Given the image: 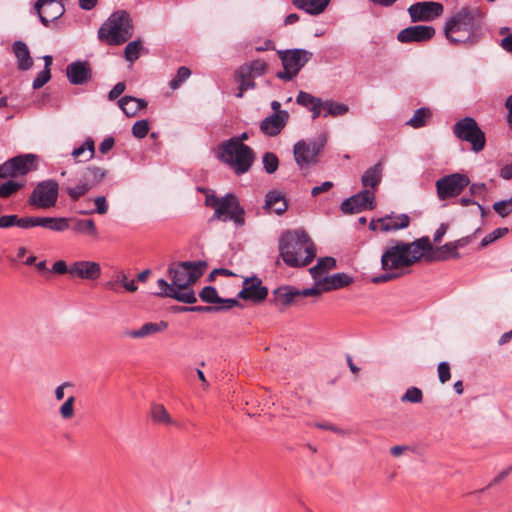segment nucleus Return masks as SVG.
Listing matches in <instances>:
<instances>
[{"label": "nucleus", "instance_id": "nucleus-1", "mask_svg": "<svg viewBox=\"0 0 512 512\" xmlns=\"http://www.w3.org/2000/svg\"><path fill=\"white\" fill-rule=\"evenodd\" d=\"M427 251H432L428 237H422L411 243L396 241L385 249L381 256L383 274L372 279L379 284L397 279L404 275V270L420 260Z\"/></svg>", "mask_w": 512, "mask_h": 512}, {"label": "nucleus", "instance_id": "nucleus-2", "mask_svg": "<svg viewBox=\"0 0 512 512\" xmlns=\"http://www.w3.org/2000/svg\"><path fill=\"white\" fill-rule=\"evenodd\" d=\"M205 269L206 263L202 261L172 264L168 269L172 283L169 284L165 279H159L157 281L159 290L154 294L159 297L173 298L186 304H194L197 298L190 285L203 275Z\"/></svg>", "mask_w": 512, "mask_h": 512}, {"label": "nucleus", "instance_id": "nucleus-3", "mask_svg": "<svg viewBox=\"0 0 512 512\" xmlns=\"http://www.w3.org/2000/svg\"><path fill=\"white\" fill-rule=\"evenodd\" d=\"M483 15L478 8L462 7L445 23L444 34L453 44L472 46L482 36Z\"/></svg>", "mask_w": 512, "mask_h": 512}, {"label": "nucleus", "instance_id": "nucleus-4", "mask_svg": "<svg viewBox=\"0 0 512 512\" xmlns=\"http://www.w3.org/2000/svg\"><path fill=\"white\" fill-rule=\"evenodd\" d=\"M280 255L290 267H304L316 257V248L308 234L303 230L285 233L279 243Z\"/></svg>", "mask_w": 512, "mask_h": 512}, {"label": "nucleus", "instance_id": "nucleus-5", "mask_svg": "<svg viewBox=\"0 0 512 512\" xmlns=\"http://www.w3.org/2000/svg\"><path fill=\"white\" fill-rule=\"evenodd\" d=\"M132 34V20L124 10L113 13L98 30L99 40L111 46H119L127 42Z\"/></svg>", "mask_w": 512, "mask_h": 512}, {"label": "nucleus", "instance_id": "nucleus-6", "mask_svg": "<svg viewBox=\"0 0 512 512\" xmlns=\"http://www.w3.org/2000/svg\"><path fill=\"white\" fill-rule=\"evenodd\" d=\"M218 158L237 175H242L251 168L255 154L252 148L244 143H236L234 140H226L218 147Z\"/></svg>", "mask_w": 512, "mask_h": 512}, {"label": "nucleus", "instance_id": "nucleus-7", "mask_svg": "<svg viewBox=\"0 0 512 512\" xmlns=\"http://www.w3.org/2000/svg\"><path fill=\"white\" fill-rule=\"evenodd\" d=\"M205 204L214 209L211 220H220L223 222L232 221L238 227L244 226L245 210L234 194L228 193L223 197L208 194L205 199Z\"/></svg>", "mask_w": 512, "mask_h": 512}, {"label": "nucleus", "instance_id": "nucleus-8", "mask_svg": "<svg viewBox=\"0 0 512 512\" xmlns=\"http://www.w3.org/2000/svg\"><path fill=\"white\" fill-rule=\"evenodd\" d=\"M278 55L284 70L278 72L276 76L285 81H291L296 77L313 56L312 52L305 49H288L279 51Z\"/></svg>", "mask_w": 512, "mask_h": 512}, {"label": "nucleus", "instance_id": "nucleus-9", "mask_svg": "<svg viewBox=\"0 0 512 512\" xmlns=\"http://www.w3.org/2000/svg\"><path fill=\"white\" fill-rule=\"evenodd\" d=\"M454 135L461 141L471 144L474 152H480L486 144L485 133L481 130L476 120L472 117H464L453 125Z\"/></svg>", "mask_w": 512, "mask_h": 512}, {"label": "nucleus", "instance_id": "nucleus-10", "mask_svg": "<svg viewBox=\"0 0 512 512\" xmlns=\"http://www.w3.org/2000/svg\"><path fill=\"white\" fill-rule=\"evenodd\" d=\"M38 156L27 153L12 157L0 165V178H17L37 170Z\"/></svg>", "mask_w": 512, "mask_h": 512}, {"label": "nucleus", "instance_id": "nucleus-11", "mask_svg": "<svg viewBox=\"0 0 512 512\" xmlns=\"http://www.w3.org/2000/svg\"><path fill=\"white\" fill-rule=\"evenodd\" d=\"M326 143V138L317 140H300L294 144L293 154L298 167L303 170L314 165Z\"/></svg>", "mask_w": 512, "mask_h": 512}, {"label": "nucleus", "instance_id": "nucleus-12", "mask_svg": "<svg viewBox=\"0 0 512 512\" xmlns=\"http://www.w3.org/2000/svg\"><path fill=\"white\" fill-rule=\"evenodd\" d=\"M470 184V179L462 173H452L439 178L436 183V194L440 201L459 196Z\"/></svg>", "mask_w": 512, "mask_h": 512}, {"label": "nucleus", "instance_id": "nucleus-13", "mask_svg": "<svg viewBox=\"0 0 512 512\" xmlns=\"http://www.w3.org/2000/svg\"><path fill=\"white\" fill-rule=\"evenodd\" d=\"M59 194V184L55 180L39 182L28 198V204L41 209L56 205Z\"/></svg>", "mask_w": 512, "mask_h": 512}, {"label": "nucleus", "instance_id": "nucleus-14", "mask_svg": "<svg viewBox=\"0 0 512 512\" xmlns=\"http://www.w3.org/2000/svg\"><path fill=\"white\" fill-rule=\"evenodd\" d=\"M376 207L375 193L364 189L341 203V211L344 214H355L365 210H373Z\"/></svg>", "mask_w": 512, "mask_h": 512}, {"label": "nucleus", "instance_id": "nucleus-15", "mask_svg": "<svg viewBox=\"0 0 512 512\" xmlns=\"http://www.w3.org/2000/svg\"><path fill=\"white\" fill-rule=\"evenodd\" d=\"M444 7L440 2L423 1L412 4L408 8L412 22H428L440 17Z\"/></svg>", "mask_w": 512, "mask_h": 512}, {"label": "nucleus", "instance_id": "nucleus-16", "mask_svg": "<svg viewBox=\"0 0 512 512\" xmlns=\"http://www.w3.org/2000/svg\"><path fill=\"white\" fill-rule=\"evenodd\" d=\"M435 28L426 25L409 26L397 34L400 43H425L435 36Z\"/></svg>", "mask_w": 512, "mask_h": 512}, {"label": "nucleus", "instance_id": "nucleus-17", "mask_svg": "<svg viewBox=\"0 0 512 512\" xmlns=\"http://www.w3.org/2000/svg\"><path fill=\"white\" fill-rule=\"evenodd\" d=\"M409 224L410 218L407 214L387 215L376 220H371L369 228L373 231L388 233L407 228Z\"/></svg>", "mask_w": 512, "mask_h": 512}, {"label": "nucleus", "instance_id": "nucleus-18", "mask_svg": "<svg viewBox=\"0 0 512 512\" xmlns=\"http://www.w3.org/2000/svg\"><path fill=\"white\" fill-rule=\"evenodd\" d=\"M34 9L44 26L59 19L65 12L62 3L57 0H37Z\"/></svg>", "mask_w": 512, "mask_h": 512}, {"label": "nucleus", "instance_id": "nucleus-19", "mask_svg": "<svg viewBox=\"0 0 512 512\" xmlns=\"http://www.w3.org/2000/svg\"><path fill=\"white\" fill-rule=\"evenodd\" d=\"M92 69L88 61L77 60L67 65L66 76L72 85H83L92 79Z\"/></svg>", "mask_w": 512, "mask_h": 512}, {"label": "nucleus", "instance_id": "nucleus-20", "mask_svg": "<svg viewBox=\"0 0 512 512\" xmlns=\"http://www.w3.org/2000/svg\"><path fill=\"white\" fill-rule=\"evenodd\" d=\"M267 295L268 289L262 285L258 277L246 278L242 290L238 293L239 298L256 303L265 300Z\"/></svg>", "mask_w": 512, "mask_h": 512}, {"label": "nucleus", "instance_id": "nucleus-21", "mask_svg": "<svg viewBox=\"0 0 512 512\" xmlns=\"http://www.w3.org/2000/svg\"><path fill=\"white\" fill-rule=\"evenodd\" d=\"M69 275L82 280H96L101 275V266L94 261H76L70 265Z\"/></svg>", "mask_w": 512, "mask_h": 512}, {"label": "nucleus", "instance_id": "nucleus-22", "mask_svg": "<svg viewBox=\"0 0 512 512\" xmlns=\"http://www.w3.org/2000/svg\"><path fill=\"white\" fill-rule=\"evenodd\" d=\"M289 119L287 111H278L264 118L260 123V130L267 136H276L286 126Z\"/></svg>", "mask_w": 512, "mask_h": 512}, {"label": "nucleus", "instance_id": "nucleus-23", "mask_svg": "<svg viewBox=\"0 0 512 512\" xmlns=\"http://www.w3.org/2000/svg\"><path fill=\"white\" fill-rule=\"evenodd\" d=\"M71 219L66 217H39L32 216V228L43 227L55 232H63L69 229Z\"/></svg>", "mask_w": 512, "mask_h": 512}, {"label": "nucleus", "instance_id": "nucleus-24", "mask_svg": "<svg viewBox=\"0 0 512 512\" xmlns=\"http://www.w3.org/2000/svg\"><path fill=\"white\" fill-rule=\"evenodd\" d=\"M424 256L428 261H445L451 258H460V254L453 242H448L436 249L432 247V251H427Z\"/></svg>", "mask_w": 512, "mask_h": 512}, {"label": "nucleus", "instance_id": "nucleus-25", "mask_svg": "<svg viewBox=\"0 0 512 512\" xmlns=\"http://www.w3.org/2000/svg\"><path fill=\"white\" fill-rule=\"evenodd\" d=\"M353 282V278L346 273L340 272L331 276H325L318 285L322 286L325 292L341 289L349 286Z\"/></svg>", "mask_w": 512, "mask_h": 512}, {"label": "nucleus", "instance_id": "nucleus-26", "mask_svg": "<svg viewBox=\"0 0 512 512\" xmlns=\"http://www.w3.org/2000/svg\"><path fill=\"white\" fill-rule=\"evenodd\" d=\"M264 209L273 211L277 215L283 214L287 210V202L282 192L272 190L265 196Z\"/></svg>", "mask_w": 512, "mask_h": 512}, {"label": "nucleus", "instance_id": "nucleus-27", "mask_svg": "<svg viewBox=\"0 0 512 512\" xmlns=\"http://www.w3.org/2000/svg\"><path fill=\"white\" fill-rule=\"evenodd\" d=\"M167 326L168 324L164 321H161L159 323L149 322L142 325L139 329L126 330L124 332V335L135 339L145 338L165 330Z\"/></svg>", "mask_w": 512, "mask_h": 512}, {"label": "nucleus", "instance_id": "nucleus-28", "mask_svg": "<svg viewBox=\"0 0 512 512\" xmlns=\"http://www.w3.org/2000/svg\"><path fill=\"white\" fill-rule=\"evenodd\" d=\"M13 53L17 59V66L20 70L26 71L33 66V59L30 55L28 46L23 41H15L13 44Z\"/></svg>", "mask_w": 512, "mask_h": 512}, {"label": "nucleus", "instance_id": "nucleus-29", "mask_svg": "<svg viewBox=\"0 0 512 512\" xmlns=\"http://www.w3.org/2000/svg\"><path fill=\"white\" fill-rule=\"evenodd\" d=\"M118 104L127 117H134L140 110L147 106V102L144 99L132 96L122 97Z\"/></svg>", "mask_w": 512, "mask_h": 512}, {"label": "nucleus", "instance_id": "nucleus-30", "mask_svg": "<svg viewBox=\"0 0 512 512\" xmlns=\"http://www.w3.org/2000/svg\"><path fill=\"white\" fill-rule=\"evenodd\" d=\"M382 179V165L377 163L368 168L361 177V183L365 189L374 191Z\"/></svg>", "mask_w": 512, "mask_h": 512}, {"label": "nucleus", "instance_id": "nucleus-31", "mask_svg": "<svg viewBox=\"0 0 512 512\" xmlns=\"http://www.w3.org/2000/svg\"><path fill=\"white\" fill-rule=\"evenodd\" d=\"M32 216L19 217L16 214L0 216V229H8L17 226L21 229L32 228Z\"/></svg>", "mask_w": 512, "mask_h": 512}, {"label": "nucleus", "instance_id": "nucleus-32", "mask_svg": "<svg viewBox=\"0 0 512 512\" xmlns=\"http://www.w3.org/2000/svg\"><path fill=\"white\" fill-rule=\"evenodd\" d=\"M71 156L74 158L75 162H87L94 158L95 156V142L92 138L88 137L85 142L79 147L75 148Z\"/></svg>", "mask_w": 512, "mask_h": 512}, {"label": "nucleus", "instance_id": "nucleus-33", "mask_svg": "<svg viewBox=\"0 0 512 512\" xmlns=\"http://www.w3.org/2000/svg\"><path fill=\"white\" fill-rule=\"evenodd\" d=\"M276 305L288 306L296 297H299V289L292 286H281L273 291Z\"/></svg>", "mask_w": 512, "mask_h": 512}, {"label": "nucleus", "instance_id": "nucleus-34", "mask_svg": "<svg viewBox=\"0 0 512 512\" xmlns=\"http://www.w3.org/2000/svg\"><path fill=\"white\" fill-rule=\"evenodd\" d=\"M335 267L336 260L333 257H323L318 259L317 264L310 268L309 272L314 281L318 284L322 282V279L325 277L324 274Z\"/></svg>", "mask_w": 512, "mask_h": 512}, {"label": "nucleus", "instance_id": "nucleus-35", "mask_svg": "<svg viewBox=\"0 0 512 512\" xmlns=\"http://www.w3.org/2000/svg\"><path fill=\"white\" fill-rule=\"evenodd\" d=\"M293 4L311 15L321 14L328 6L330 0H292Z\"/></svg>", "mask_w": 512, "mask_h": 512}, {"label": "nucleus", "instance_id": "nucleus-36", "mask_svg": "<svg viewBox=\"0 0 512 512\" xmlns=\"http://www.w3.org/2000/svg\"><path fill=\"white\" fill-rule=\"evenodd\" d=\"M107 176V170L99 166H88L83 174L82 180L92 189L99 185Z\"/></svg>", "mask_w": 512, "mask_h": 512}, {"label": "nucleus", "instance_id": "nucleus-37", "mask_svg": "<svg viewBox=\"0 0 512 512\" xmlns=\"http://www.w3.org/2000/svg\"><path fill=\"white\" fill-rule=\"evenodd\" d=\"M238 305H240V303L238 302L237 299L230 298L225 301V305L181 307L180 311L212 313V312L226 311V310H229Z\"/></svg>", "mask_w": 512, "mask_h": 512}, {"label": "nucleus", "instance_id": "nucleus-38", "mask_svg": "<svg viewBox=\"0 0 512 512\" xmlns=\"http://www.w3.org/2000/svg\"><path fill=\"white\" fill-rule=\"evenodd\" d=\"M72 230L75 233L89 235L93 238L98 237V230L92 219H75Z\"/></svg>", "mask_w": 512, "mask_h": 512}, {"label": "nucleus", "instance_id": "nucleus-39", "mask_svg": "<svg viewBox=\"0 0 512 512\" xmlns=\"http://www.w3.org/2000/svg\"><path fill=\"white\" fill-rule=\"evenodd\" d=\"M431 116V110L429 108L422 107L414 112L413 116L407 121L406 124L412 128L418 129L424 127Z\"/></svg>", "mask_w": 512, "mask_h": 512}, {"label": "nucleus", "instance_id": "nucleus-40", "mask_svg": "<svg viewBox=\"0 0 512 512\" xmlns=\"http://www.w3.org/2000/svg\"><path fill=\"white\" fill-rule=\"evenodd\" d=\"M266 71V63L262 60H254L250 64L241 66L239 68V75H250L252 77L254 76H261Z\"/></svg>", "mask_w": 512, "mask_h": 512}, {"label": "nucleus", "instance_id": "nucleus-41", "mask_svg": "<svg viewBox=\"0 0 512 512\" xmlns=\"http://www.w3.org/2000/svg\"><path fill=\"white\" fill-rule=\"evenodd\" d=\"M324 111V117H338L346 114L349 111V107L344 103L326 100L324 101Z\"/></svg>", "mask_w": 512, "mask_h": 512}, {"label": "nucleus", "instance_id": "nucleus-42", "mask_svg": "<svg viewBox=\"0 0 512 512\" xmlns=\"http://www.w3.org/2000/svg\"><path fill=\"white\" fill-rule=\"evenodd\" d=\"M199 297L203 302L218 305H225V301L227 300L219 297L217 290L212 286L204 287L200 291Z\"/></svg>", "mask_w": 512, "mask_h": 512}, {"label": "nucleus", "instance_id": "nucleus-43", "mask_svg": "<svg viewBox=\"0 0 512 512\" xmlns=\"http://www.w3.org/2000/svg\"><path fill=\"white\" fill-rule=\"evenodd\" d=\"M236 81L239 82V92L236 94L238 98H242L244 92L255 87L253 77L250 75H239V70L236 72Z\"/></svg>", "mask_w": 512, "mask_h": 512}, {"label": "nucleus", "instance_id": "nucleus-44", "mask_svg": "<svg viewBox=\"0 0 512 512\" xmlns=\"http://www.w3.org/2000/svg\"><path fill=\"white\" fill-rule=\"evenodd\" d=\"M142 49L141 41L129 42L124 50V55L127 61L133 63L139 58L140 51Z\"/></svg>", "mask_w": 512, "mask_h": 512}, {"label": "nucleus", "instance_id": "nucleus-45", "mask_svg": "<svg viewBox=\"0 0 512 512\" xmlns=\"http://www.w3.org/2000/svg\"><path fill=\"white\" fill-rule=\"evenodd\" d=\"M90 190L91 188L81 179L75 187H68L66 192L73 201H76Z\"/></svg>", "mask_w": 512, "mask_h": 512}, {"label": "nucleus", "instance_id": "nucleus-46", "mask_svg": "<svg viewBox=\"0 0 512 512\" xmlns=\"http://www.w3.org/2000/svg\"><path fill=\"white\" fill-rule=\"evenodd\" d=\"M423 400V393L421 389L417 387H410L406 390V392L401 396V402L406 403H421Z\"/></svg>", "mask_w": 512, "mask_h": 512}, {"label": "nucleus", "instance_id": "nucleus-47", "mask_svg": "<svg viewBox=\"0 0 512 512\" xmlns=\"http://www.w3.org/2000/svg\"><path fill=\"white\" fill-rule=\"evenodd\" d=\"M152 418L161 424H172V419L163 405H155L152 408Z\"/></svg>", "mask_w": 512, "mask_h": 512}, {"label": "nucleus", "instance_id": "nucleus-48", "mask_svg": "<svg viewBox=\"0 0 512 512\" xmlns=\"http://www.w3.org/2000/svg\"><path fill=\"white\" fill-rule=\"evenodd\" d=\"M263 166L268 174L274 173L279 166V159L276 154L272 152H266L262 158Z\"/></svg>", "mask_w": 512, "mask_h": 512}, {"label": "nucleus", "instance_id": "nucleus-49", "mask_svg": "<svg viewBox=\"0 0 512 512\" xmlns=\"http://www.w3.org/2000/svg\"><path fill=\"white\" fill-rule=\"evenodd\" d=\"M321 101L322 100L320 98L304 91H300L296 97V102L307 109H310V107H313L314 105L321 104Z\"/></svg>", "mask_w": 512, "mask_h": 512}, {"label": "nucleus", "instance_id": "nucleus-50", "mask_svg": "<svg viewBox=\"0 0 512 512\" xmlns=\"http://www.w3.org/2000/svg\"><path fill=\"white\" fill-rule=\"evenodd\" d=\"M22 184L8 180L0 185V197L8 198L22 188Z\"/></svg>", "mask_w": 512, "mask_h": 512}, {"label": "nucleus", "instance_id": "nucleus-51", "mask_svg": "<svg viewBox=\"0 0 512 512\" xmlns=\"http://www.w3.org/2000/svg\"><path fill=\"white\" fill-rule=\"evenodd\" d=\"M191 75V71L189 68L185 66H181L176 76L170 81V87L175 90L180 87V85L185 82Z\"/></svg>", "mask_w": 512, "mask_h": 512}, {"label": "nucleus", "instance_id": "nucleus-52", "mask_svg": "<svg viewBox=\"0 0 512 512\" xmlns=\"http://www.w3.org/2000/svg\"><path fill=\"white\" fill-rule=\"evenodd\" d=\"M493 209L502 218L508 216L512 212L511 198L495 202L493 204Z\"/></svg>", "mask_w": 512, "mask_h": 512}, {"label": "nucleus", "instance_id": "nucleus-53", "mask_svg": "<svg viewBox=\"0 0 512 512\" xmlns=\"http://www.w3.org/2000/svg\"><path fill=\"white\" fill-rule=\"evenodd\" d=\"M74 402L75 397L70 396L66 399V401L61 405L59 412L63 419H71L74 416Z\"/></svg>", "mask_w": 512, "mask_h": 512}, {"label": "nucleus", "instance_id": "nucleus-54", "mask_svg": "<svg viewBox=\"0 0 512 512\" xmlns=\"http://www.w3.org/2000/svg\"><path fill=\"white\" fill-rule=\"evenodd\" d=\"M507 233H508V228H506V227H501V228L495 229L494 231H492L491 233H489L488 235H486L482 239L481 247H486L487 245H489V244L493 243L494 241L500 239L501 237H503Z\"/></svg>", "mask_w": 512, "mask_h": 512}, {"label": "nucleus", "instance_id": "nucleus-55", "mask_svg": "<svg viewBox=\"0 0 512 512\" xmlns=\"http://www.w3.org/2000/svg\"><path fill=\"white\" fill-rule=\"evenodd\" d=\"M149 132V124L147 120H139L134 123L132 127V134L134 137L143 139L147 136Z\"/></svg>", "mask_w": 512, "mask_h": 512}, {"label": "nucleus", "instance_id": "nucleus-56", "mask_svg": "<svg viewBox=\"0 0 512 512\" xmlns=\"http://www.w3.org/2000/svg\"><path fill=\"white\" fill-rule=\"evenodd\" d=\"M51 78V73H50V69H43L42 71H40L37 76L35 77V79L33 80V88L34 89H39L41 87H43Z\"/></svg>", "mask_w": 512, "mask_h": 512}, {"label": "nucleus", "instance_id": "nucleus-57", "mask_svg": "<svg viewBox=\"0 0 512 512\" xmlns=\"http://www.w3.org/2000/svg\"><path fill=\"white\" fill-rule=\"evenodd\" d=\"M438 377L439 381L444 384L450 380V365L447 362H440L438 365Z\"/></svg>", "mask_w": 512, "mask_h": 512}, {"label": "nucleus", "instance_id": "nucleus-58", "mask_svg": "<svg viewBox=\"0 0 512 512\" xmlns=\"http://www.w3.org/2000/svg\"><path fill=\"white\" fill-rule=\"evenodd\" d=\"M117 279L128 292L137 291L138 287L135 284V280H128L125 273H123V272L119 273L117 276Z\"/></svg>", "mask_w": 512, "mask_h": 512}, {"label": "nucleus", "instance_id": "nucleus-59", "mask_svg": "<svg viewBox=\"0 0 512 512\" xmlns=\"http://www.w3.org/2000/svg\"><path fill=\"white\" fill-rule=\"evenodd\" d=\"M488 188L485 183H472L469 187L470 194L474 197L484 196Z\"/></svg>", "mask_w": 512, "mask_h": 512}, {"label": "nucleus", "instance_id": "nucleus-60", "mask_svg": "<svg viewBox=\"0 0 512 512\" xmlns=\"http://www.w3.org/2000/svg\"><path fill=\"white\" fill-rule=\"evenodd\" d=\"M316 285H317L316 287H312V288H305L302 290L299 289V296L319 297L324 290L322 289V286L318 285L317 283H316Z\"/></svg>", "mask_w": 512, "mask_h": 512}, {"label": "nucleus", "instance_id": "nucleus-61", "mask_svg": "<svg viewBox=\"0 0 512 512\" xmlns=\"http://www.w3.org/2000/svg\"><path fill=\"white\" fill-rule=\"evenodd\" d=\"M511 471H512V466H510V467L504 469L503 471H501L500 473H498V475L495 476V478L487 485L486 489L502 482L511 473ZM484 490H485V488L479 490L478 492H483Z\"/></svg>", "mask_w": 512, "mask_h": 512}, {"label": "nucleus", "instance_id": "nucleus-62", "mask_svg": "<svg viewBox=\"0 0 512 512\" xmlns=\"http://www.w3.org/2000/svg\"><path fill=\"white\" fill-rule=\"evenodd\" d=\"M94 203L96 205V212L98 214H106L108 211V204L106 198L104 196H98L94 199Z\"/></svg>", "mask_w": 512, "mask_h": 512}, {"label": "nucleus", "instance_id": "nucleus-63", "mask_svg": "<svg viewBox=\"0 0 512 512\" xmlns=\"http://www.w3.org/2000/svg\"><path fill=\"white\" fill-rule=\"evenodd\" d=\"M125 83L118 82L109 92L108 98L109 100H115L117 99L124 91H125Z\"/></svg>", "mask_w": 512, "mask_h": 512}, {"label": "nucleus", "instance_id": "nucleus-64", "mask_svg": "<svg viewBox=\"0 0 512 512\" xmlns=\"http://www.w3.org/2000/svg\"><path fill=\"white\" fill-rule=\"evenodd\" d=\"M115 144V140L113 137H106L99 145V151L102 154H107Z\"/></svg>", "mask_w": 512, "mask_h": 512}]
</instances>
